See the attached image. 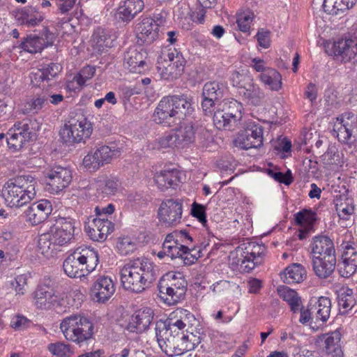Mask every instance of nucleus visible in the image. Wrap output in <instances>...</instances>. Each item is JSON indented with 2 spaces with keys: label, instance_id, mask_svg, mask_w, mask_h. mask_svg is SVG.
Returning a JSON list of instances; mask_svg holds the SVG:
<instances>
[{
  "label": "nucleus",
  "instance_id": "obj_1",
  "mask_svg": "<svg viewBox=\"0 0 357 357\" xmlns=\"http://www.w3.org/2000/svg\"><path fill=\"white\" fill-rule=\"evenodd\" d=\"M158 271L147 259L130 260L120 271L121 282L126 290L139 294L149 288L155 281Z\"/></svg>",
  "mask_w": 357,
  "mask_h": 357
},
{
  "label": "nucleus",
  "instance_id": "obj_2",
  "mask_svg": "<svg viewBox=\"0 0 357 357\" xmlns=\"http://www.w3.org/2000/svg\"><path fill=\"white\" fill-rule=\"evenodd\" d=\"M193 111L191 99L187 96H168L158 102L153 119L158 124L172 127L192 114Z\"/></svg>",
  "mask_w": 357,
  "mask_h": 357
},
{
  "label": "nucleus",
  "instance_id": "obj_3",
  "mask_svg": "<svg viewBox=\"0 0 357 357\" xmlns=\"http://www.w3.org/2000/svg\"><path fill=\"white\" fill-rule=\"evenodd\" d=\"M35 179L28 176L10 178L3 185L2 195L10 207L20 208L35 198Z\"/></svg>",
  "mask_w": 357,
  "mask_h": 357
},
{
  "label": "nucleus",
  "instance_id": "obj_4",
  "mask_svg": "<svg viewBox=\"0 0 357 357\" xmlns=\"http://www.w3.org/2000/svg\"><path fill=\"white\" fill-rule=\"evenodd\" d=\"M98 262V254L96 250L80 246L66 257L63 263V268L68 277L80 278L93 271Z\"/></svg>",
  "mask_w": 357,
  "mask_h": 357
},
{
  "label": "nucleus",
  "instance_id": "obj_5",
  "mask_svg": "<svg viewBox=\"0 0 357 357\" xmlns=\"http://www.w3.org/2000/svg\"><path fill=\"white\" fill-rule=\"evenodd\" d=\"M60 329L67 340L77 344L91 339L93 334L92 322L79 314L64 318L60 324Z\"/></svg>",
  "mask_w": 357,
  "mask_h": 357
},
{
  "label": "nucleus",
  "instance_id": "obj_6",
  "mask_svg": "<svg viewBox=\"0 0 357 357\" xmlns=\"http://www.w3.org/2000/svg\"><path fill=\"white\" fill-rule=\"evenodd\" d=\"M265 250L264 245L253 241L243 243L231 253L232 264L250 273L262 263Z\"/></svg>",
  "mask_w": 357,
  "mask_h": 357
},
{
  "label": "nucleus",
  "instance_id": "obj_7",
  "mask_svg": "<svg viewBox=\"0 0 357 357\" xmlns=\"http://www.w3.org/2000/svg\"><path fill=\"white\" fill-rule=\"evenodd\" d=\"M158 288L161 298L167 304L176 305L184 298L187 282L180 273H167L160 279Z\"/></svg>",
  "mask_w": 357,
  "mask_h": 357
},
{
  "label": "nucleus",
  "instance_id": "obj_8",
  "mask_svg": "<svg viewBox=\"0 0 357 357\" xmlns=\"http://www.w3.org/2000/svg\"><path fill=\"white\" fill-rule=\"evenodd\" d=\"M160 59L157 68L164 79L174 80L183 73L186 61L177 50L174 48L162 50Z\"/></svg>",
  "mask_w": 357,
  "mask_h": 357
},
{
  "label": "nucleus",
  "instance_id": "obj_9",
  "mask_svg": "<svg viewBox=\"0 0 357 357\" xmlns=\"http://www.w3.org/2000/svg\"><path fill=\"white\" fill-rule=\"evenodd\" d=\"M121 151L115 144L98 145L84 156L82 164L90 172H96L121 155Z\"/></svg>",
  "mask_w": 357,
  "mask_h": 357
},
{
  "label": "nucleus",
  "instance_id": "obj_10",
  "mask_svg": "<svg viewBox=\"0 0 357 357\" xmlns=\"http://www.w3.org/2000/svg\"><path fill=\"white\" fill-rule=\"evenodd\" d=\"M155 331L159 347L167 356H181L189 351L188 349H185L187 347L185 345L182 337H177L178 333L176 335H172L173 332H169L166 329V326L162 320L155 323Z\"/></svg>",
  "mask_w": 357,
  "mask_h": 357
},
{
  "label": "nucleus",
  "instance_id": "obj_11",
  "mask_svg": "<svg viewBox=\"0 0 357 357\" xmlns=\"http://www.w3.org/2000/svg\"><path fill=\"white\" fill-rule=\"evenodd\" d=\"M234 85L240 89V94L254 106H259L265 98L264 91L254 82L252 77L246 73H235L233 75Z\"/></svg>",
  "mask_w": 357,
  "mask_h": 357
},
{
  "label": "nucleus",
  "instance_id": "obj_12",
  "mask_svg": "<svg viewBox=\"0 0 357 357\" xmlns=\"http://www.w3.org/2000/svg\"><path fill=\"white\" fill-rule=\"evenodd\" d=\"M195 130L192 123H183L158 139V148H184L195 140Z\"/></svg>",
  "mask_w": 357,
  "mask_h": 357
},
{
  "label": "nucleus",
  "instance_id": "obj_13",
  "mask_svg": "<svg viewBox=\"0 0 357 357\" xmlns=\"http://www.w3.org/2000/svg\"><path fill=\"white\" fill-rule=\"evenodd\" d=\"M93 126L91 122L82 118L78 120L69 121L60 130V136L66 144L85 142L92 134Z\"/></svg>",
  "mask_w": 357,
  "mask_h": 357
},
{
  "label": "nucleus",
  "instance_id": "obj_14",
  "mask_svg": "<svg viewBox=\"0 0 357 357\" xmlns=\"http://www.w3.org/2000/svg\"><path fill=\"white\" fill-rule=\"evenodd\" d=\"M32 295L33 303L38 310H50L63 305V298L50 285H38Z\"/></svg>",
  "mask_w": 357,
  "mask_h": 357
},
{
  "label": "nucleus",
  "instance_id": "obj_15",
  "mask_svg": "<svg viewBox=\"0 0 357 357\" xmlns=\"http://www.w3.org/2000/svg\"><path fill=\"white\" fill-rule=\"evenodd\" d=\"M34 131L33 122L30 119L15 123L6 133V142L9 149L13 151L20 150L26 143L30 141Z\"/></svg>",
  "mask_w": 357,
  "mask_h": 357
},
{
  "label": "nucleus",
  "instance_id": "obj_16",
  "mask_svg": "<svg viewBox=\"0 0 357 357\" xmlns=\"http://www.w3.org/2000/svg\"><path fill=\"white\" fill-rule=\"evenodd\" d=\"M47 190L51 193H59L67 188L72 181L71 170L61 165H54L44 172Z\"/></svg>",
  "mask_w": 357,
  "mask_h": 357
},
{
  "label": "nucleus",
  "instance_id": "obj_17",
  "mask_svg": "<svg viewBox=\"0 0 357 357\" xmlns=\"http://www.w3.org/2000/svg\"><path fill=\"white\" fill-rule=\"evenodd\" d=\"M182 212V204L179 201L167 199L159 208L160 221L167 227L176 226L181 222Z\"/></svg>",
  "mask_w": 357,
  "mask_h": 357
},
{
  "label": "nucleus",
  "instance_id": "obj_18",
  "mask_svg": "<svg viewBox=\"0 0 357 357\" xmlns=\"http://www.w3.org/2000/svg\"><path fill=\"white\" fill-rule=\"evenodd\" d=\"M74 220L70 218H60L48 231L53 241L62 246L70 243L74 236Z\"/></svg>",
  "mask_w": 357,
  "mask_h": 357
},
{
  "label": "nucleus",
  "instance_id": "obj_19",
  "mask_svg": "<svg viewBox=\"0 0 357 357\" xmlns=\"http://www.w3.org/2000/svg\"><path fill=\"white\" fill-rule=\"evenodd\" d=\"M263 131L261 126L250 123L243 133L238 137L236 142L243 149L259 148L263 144Z\"/></svg>",
  "mask_w": 357,
  "mask_h": 357
},
{
  "label": "nucleus",
  "instance_id": "obj_20",
  "mask_svg": "<svg viewBox=\"0 0 357 357\" xmlns=\"http://www.w3.org/2000/svg\"><path fill=\"white\" fill-rule=\"evenodd\" d=\"M334 55L344 62L354 60L357 62V38H342L334 41L332 45Z\"/></svg>",
  "mask_w": 357,
  "mask_h": 357
},
{
  "label": "nucleus",
  "instance_id": "obj_21",
  "mask_svg": "<svg viewBox=\"0 0 357 357\" xmlns=\"http://www.w3.org/2000/svg\"><path fill=\"white\" fill-rule=\"evenodd\" d=\"M52 211V205L47 199H41L32 204L24 212L26 221L32 225L38 224L47 220Z\"/></svg>",
  "mask_w": 357,
  "mask_h": 357
},
{
  "label": "nucleus",
  "instance_id": "obj_22",
  "mask_svg": "<svg viewBox=\"0 0 357 357\" xmlns=\"http://www.w3.org/2000/svg\"><path fill=\"white\" fill-rule=\"evenodd\" d=\"M54 36L48 29L45 28L41 37L30 35L22 41L20 47L24 51L31 54L40 52L45 47L52 45Z\"/></svg>",
  "mask_w": 357,
  "mask_h": 357
},
{
  "label": "nucleus",
  "instance_id": "obj_23",
  "mask_svg": "<svg viewBox=\"0 0 357 357\" xmlns=\"http://www.w3.org/2000/svg\"><path fill=\"white\" fill-rule=\"evenodd\" d=\"M357 268V249L351 245H347L337 264V271L343 278H349Z\"/></svg>",
  "mask_w": 357,
  "mask_h": 357
},
{
  "label": "nucleus",
  "instance_id": "obj_24",
  "mask_svg": "<svg viewBox=\"0 0 357 357\" xmlns=\"http://www.w3.org/2000/svg\"><path fill=\"white\" fill-rule=\"evenodd\" d=\"M195 321V316L188 310L183 308L176 309L169 314L168 319L162 323L169 332H175L176 328L183 330L186 326L192 325Z\"/></svg>",
  "mask_w": 357,
  "mask_h": 357
},
{
  "label": "nucleus",
  "instance_id": "obj_25",
  "mask_svg": "<svg viewBox=\"0 0 357 357\" xmlns=\"http://www.w3.org/2000/svg\"><path fill=\"white\" fill-rule=\"evenodd\" d=\"M91 291L97 301L104 303L114 294L115 286L110 278L101 275L93 284Z\"/></svg>",
  "mask_w": 357,
  "mask_h": 357
},
{
  "label": "nucleus",
  "instance_id": "obj_26",
  "mask_svg": "<svg viewBox=\"0 0 357 357\" xmlns=\"http://www.w3.org/2000/svg\"><path fill=\"white\" fill-rule=\"evenodd\" d=\"M153 319V311L151 308L140 309L132 316L127 328L132 333H142L149 328Z\"/></svg>",
  "mask_w": 357,
  "mask_h": 357
},
{
  "label": "nucleus",
  "instance_id": "obj_27",
  "mask_svg": "<svg viewBox=\"0 0 357 357\" xmlns=\"http://www.w3.org/2000/svg\"><path fill=\"white\" fill-rule=\"evenodd\" d=\"M152 22L151 17H146L142 18L136 25L137 37L143 43L151 44L159 38V28Z\"/></svg>",
  "mask_w": 357,
  "mask_h": 357
},
{
  "label": "nucleus",
  "instance_id": "obj_28",
  "mask_svg": "<svg viewBox=\"0 0 357 357\" xmlns=\"http://www.w3.org/2000/svg\"><path fill=\"white\" fill-rule=\"evenodd\" d=\"M310 248L311 257H336L333 241L327 236L313 237Z\"/></svg>",
  "mask_w": 357,
  "mask_h": 357
},
{
  "label": "nucleus",
  "instance_id": "obj_29",
  "mask_svg": "<svg viewBox=\"0 0 357 357\" xmlns=\"http://www.w3.org/2000/svg\"><path fill=\"white\" fill-rule=\"evenodd\" d=\"M314 275L319 279H326L334 272L337 264L336 257H311Z\"/></svg>",
  "mask_w": 357,
  "mask_h": 357
},
{
  "label": "nucleus",
  "instance_id": "obj_30",
  "mask_svg": "<svg viewBox=\"0 0 357 357\" xmlns=\"http://www.w3.org/2000/svg\"><path fill=\"white\" fill-rule=\"evenodd\" d=\"M147 52L142 49H130L124 57V66L132 73H141L146 65Z\"/></svg>",
  "mask_w": 357,
  "mask_h": 357
},
{
  "label": "nucleus",
  "instance_id": "obj_31",
  "mask_svg": "<svg viewBox=\"0 0 357 357\" xmlns=\"http://www.w3.org/2000/svg\"><path fill=\"white\" fill-rule=\"evenodd\" d=\"M311 313L314 318V324L322 326L326 323L331 316V301L326 296H321L314 304L310 305Z\"/></svg>",
  "mask_w": 357,
  "mask_h": 357
},
{
  "label": "nucleus",
  "instance_id": "obj_32",
  "mask_svg": "<svg viewBox=\"0 0 357 357\" xmlns=\"http://www.w3.org/2000/svg\"><path fill=\"white\" fill-rule=\"evenodd\" d=\"M144 7L142 0H126L118 8L116 16L122 22L128 23L143 10Z\"/></svg>",
  "mask_w": 357,
  "mask_h": 357
},
{
  "label": "nucleus",
  "instance_id": "obj_33",
  "mask_svg": "<svg viewBox=\"0 0 357 357\" xmlns=\"http://www.w3.org/2000/svg\"><path fill=\"white\" fill-rule=\"evenodd\" d=\"M234 114L232 113L227 114L225 112V107L222 110L220 109H218L213 114V120L214 126L218 130H234L239 123V117L238 116L239 114L238 112Z\"/></svg>",
  "mask_w": 357,
  "mask_h": 357
},
{
  "label": "nucleus",
  "instance_id": "obj_34",
  "mask_svg": "<svg viewBox=\"0 0 357 357\" xmlns=\"http://www.w3.org/2000/svg\"><path fill=\"white\" fill-rule=\"evenodd\" d=\"M155 181L161 190L174 188L181 182V172L175 169L160 171L155 176Z\"/></svg>",
  "mask_w": 357,
  "mask_h": 357
},
{
  "label": "nucleus",
  "instance_id": "obj_35",
  "mask_svg": "<svg viewBox=\"0 0 357 357\" xmlns=\"http://www.w3.org/2000/svg\"><path fill=\"white\" fill-rule=\"evenodd\" d=\"M341 336L338 330L326 334L324 351L329 357L343 356V352L340 344Z\"/></svg>",
  "mask_w": 357,
  "mask_h": 357
},
{
  "label": "nucleus",
  "instance_id": "obj_36",
  "mask_svg": "<svg viewBox=\"0 0 357 357\" xmlns=\"http://www.w3.org/2000/svg\"><path fill=\"white\" fill-rule=\"evenodd\" d=\"M305 277L306 271L300 264H292L287 266L281 275L282 280L287 284L300 283Z\"/></svg>",
  "mask_w": 357,
  "mask_h": 357
},
{
  "label": "nucleus",
  "instance_id": "obj_37",
  "mask_svg": "<svg viewBox=\"0 0 357 357\" xmlns=\"http://www.w3.org/2000/svg\"><path fill=\"white\" fill-rule=\"evenodd\" d=\"M353 128L352 122L345 121L343 117H338L333 126V132L340 142L347 144L351 137Z\"/></svg>",
  "mask_w": 357,
  "mask_h": 357
},
{
  "label": "nucleus",
  "instance_id": "obj_38",
  "mask_svg": "<svg viewBox=\"0 0 357 357\" xmlns=\"http://www.w3.org/2000/svg\"><path fill=\"white\" fill-rule=\"evenodd\" d=\"M278 293L280 297L289 305L291 310L294 313L299 311L302 303L296 291L287 286H280L278 288Z\"/></svg>",
  "mask_w": 357,
  "mask_h": 357
},
{
  "label": "nucleus",
  "instance_id": "obj_39",
  "mask_svg": "<svg viewBox=\"0 0 357 357\" xmlns=\"http://www.w3.org/2000/svg\"><path fill=\"white\" fill-rule=\"evenodd\" d=\"M259 79L272 91H279L282 88V76L273 68H268L259 75Z\"/></svg>",
  "mask_w": 357,
  "mask_h": 357
},
{
  "label": "nucleus",
  "instance_id": "obj_40",
  "mask_svg": "<svg viewBox=\"0 0 357 357\" xmlns=\"http://www.w3.org/2000/svg\"><path fill=\"white\" fill-rule=\"evenodd\" d=\"M225 86L218 81L207 82L202 89V98H212L213 100H220L224 96Z\"/></svg>",
  "mask_w": 357,
  "mask_h": 357
},
{
  "label": "nucleus",
  "instance_id": "obj_41",
  "mask_svg": "<svg viewBox=\"0 0 357 357\" xmlns=\"http://www.w3.org/2000/svg\"><path fill=\"white\" fill-rule=\"evenodd\" d=\"M56 243L53 241L52 236L49 232L41 234L38 239V251L45 257H49L53 255L54 250H56Z\"/></svg>",
  "mask_w": 357,
  "mask_h": 357
},
{
  "label": "nucleus",
  "instance_id": "obj_42",
  "mask_svg": "<svg viewBox=\"0 0 357 357\" xmlns=\"http://www.w3.org/2000/svg\"><path fill=\"white\" fill-rule=\"evenodd\" d=\"M91 41L93 45L98 51H103L105 48L110 47L112 43L110 36L106 33L105 30L100 28L94 31Z\"/></svg>",
  "mask_w": 357,
  "mask_h": 357
},
{
  "label": "nucleus",
  "instance_id": "obj_43",
  "mask_svg": "<svg viewBox=\"0 0 357 357\" xmlns=\"http://www.w3.org/2000/svg\"><path fill=\"white\" fill-rule=\"evenodd\" d=\"M47 350L56 357H71L73 355L70 346L62 342L49 344Z\"/></svg>",
  "mask_w": 357,
  "mask_h": 357
},
{
  "label": "nucleus",
  "instance_id": "obj_44",
  "mask_svg": "<svg viewBox=\"0 0 357 357\" xmlns=\"http://www.w3.org/2000/svg\"><path fill=\"white\" fill-rule=\"evenodd\" d=\"M356 1L357 0H342L340 3L335 2L332 6H330L327 5V0H324L323 8L325 12L331 15H337L340 10H348L352 8Z\"/></svg>",
  "mask_w": 357,
  "mask_h": 357
},
{
  "label": "nucleus",
  "instance_id": "obj_45",
  "mask_svg": "<svg viewBox=\"0 0 357 357\" xmlns=\"http://www.w3.org/2000/svg\"><path fill=\"white\" fill-rule=\"evenodd\" d=\"M119 181L114 177H106L99 181L98 188L102 194L106 195H114L119 187Z\"/></svg>",
  "mask_w": 357,
  "mask_h": 357
},
{
  "label": "nucleus",
  "instance_id": "obj_46",
  "mask_svg": "<svg viewBox=\"0 0 357 357\" xmlns=\"http://www.w3.org/2000/svg\"><path fill=\"white\" fill-rule=\"evenodd\" d=\"M315 213L310 210L304 209L294 215L295 222L298 225L307 226L311 228L316 220Z\"/></svg>",
  "mask_w": 357,
  "mask_h": 357
},
{
  "label": "nucleus",
  "instance_id": "obj_47",
  "mask_svg": "<svg viewBox=\"0 0 357 357\" xmlns=\"http://www.w3.org/2000/svg\"><path fill=\"white\" fill-rule=\"evenodd\" d=\"M46 99L42 96H35L30 100L27 101L24 106L23 112L24 114L38 113L45 105Z\"/></svg>",
  "mask_w": 357,
  "mask_h": 357
},
{
  "label": "nucleus",
  "instance_id": "obj_48",
  "mask_svg": "<svg viewBox=\"0 0 357 357\" xmlns=\"http://www.w3.org/2000/svg\"><path fill=\"white\" fill-rule=\"evenodd\" d=\"M179 248L181 250L177 257L182 259L184 264L186 265L194 264L197 259L201 257L199 250L197 251L198 255L197 256L195 254L192 253L196 251L195 249L190 250L185 245H180Z\"/></svg>",
  "mask_w": 357,
  "mask_h": 357
},
{
  "label": "nucleus",
  "instance_id": "obj_49",
  "mask_svg": "<svg viewBox=\"0 0 357 357\" xmlns=\"http://www.w3.org/2000/svg\"><path fill=\"white\" fill-rule=\"evenodd\" d=\"M356 304V300L351 289H347L338 297V305L345 310H351Z\"/></svg>",
  "mask_w": 357,
  "mask_h": 357
},
{
  "label": "nucleus",
  "instance_id": "obj_50",
  "mask_svg": "<svg viewBox=\"0 0 357 357\" xmlns=\"http://www.w3.org/2000/svg\"><path fill=\"white\" fill-rule=\"evenodd\" d=\"M336 211L340 219L348 220L354 213V207L349 200L340 201L336 204Z\"/></svg>",
  "mask_w": 357,
  "mask_h": 357
},
{
  "label": "nucleus",
  "instance_id": "obj_51",
  "mask_svg": "<svg viewBox=\"0 0 357 357\" xmlns=\"http://www.w3.org/2000/svg\"><path fill=\"white\" fill-rule=\"evenodd\" d=\"M164 241L175 243H180L181 241L188 244V242H192V238L184 230L174 231L172 233L168 234Z\"/></svg>",
  "mask_w": 357,
  "mask_h": 357
},
{
  "label": "nucleus",
  "instance_id": "obj_52",
  "mask_svg": "<svg viewBox=\"0 0 357 357\" xmlns=\"http://www.w3.org/2000/svg\"><path fill=\"white\" fill-rule=\"evenodd\" d=\"M92 222L99 229V231L104 233L106 238L114 229V224L108 218H96Z\"/></svg>",
  "mask_w": 357,
  "mask_h": 357
},
{
  "label": "nucleus",
  "instance_id": "obj_53",
  "mask_svg": "<svg viewBox=\"0 0 357 357\" xmlns=\"http://www.w3.org/2000/svg\"><path fill=\"white\" fill-rule=\"evenodd\" d=\"M267 173L271 177L274 178L275 181L281 183H284L287 185H289L293 181V178L290 170H287L285 174H283L281 172H277L273 169H267Z\"/></svg>",
  "mask_w": 357,
  "mask_h": 357
},
{
  "label": "nucleus",
  "instance_id": "obj_54",
  "mask_svg": "<svg viewBox=\"0 0 357 357\" xmlns=\"http://www.w3.org/2000/svg\"><path fill=\"white\" fill-rule=\"evenodd\" d=\"M252 18L253 14L250 12L238 14L237 16L236 23L239 30L243 32L249 31Z\"/></svg>",
  "mask_w": 357,
  "mask_h": 357
},
{
  "label": "nucleus",
  "instance_id": "obj_55",
  "mask_svg": "<svg viewBox=\"0 0 357 357\" xmlns=\"http://www.w3.org/2000/svg\"><path fill=\"white\" fill-rule=\"evenodd\" d=\"M40 69L44 73V75L47 81L55 77L61 70V66L55 63L48 64H42L40 66Z\"/></svg>",
  "mask_w": 357,
  "mask_h": 357
},
{
  "label": "nucleus",
  "instance_id": "obj_56",
  "mask_svg": "<svg viewBox=\"0 0 357 357\" xmlns=\"http://www.w3.org/2000/svg\"><path fill=\"white\" fill-rule=\"evenodd\" d=\"M96 73V68L93 66H86L83 68L79 74L75 77V80L79 86H83L88 79L92 78Z\"/></svg>",
  "mask_w": 357,
  "mask_h": 357
},
{
  "label": "nucleus",
  "instance_id": "obj_57",
  "mask_svg": "<svg viewBox=\"0 0 357 357\" xmlns=\"http://www.w3.org/2000/svg\"><path fill=\"white\" fill-rule=\"evenodd\" d=\"M117 248L122 255H127L136 249V245L130 238L123 237L119 239Z\"/></svg>",
  "mask_w": 357,
  "mask_h": 357
},
{
  "label": "nucleus",
  "instance_id": "obj_58",
  "mask_svg": "<svg viewBox=\"0 0 357 357\" xmlns=\"http://www.w3.org/2000/svg\"><path fill=\"white\" fill-rule=\"evenodd\" d=\"M84 229L90 238L94 241L102 242L106 240L104 233L99 231L93 222L91 224L85 225Z\"/></svg>",
  "mask_w": 357,
  "mask_h": 357
},
{
  "label": "nucleus",
  "instance_id": "obj_59",
  "mask_svg": "<svg viewBox=\"0 0 357 357\" xmlns=\"http://www.w3.org/2000/svg\"><path fill=\"white\" fill-rule=\"evenodd\" d=\"M180 245L182 244L180 243L164 241L162 244L163 253L172 259L177 258L181 250L179 248Z\"/></svg>",
  "mask_w": 357,
  "mask_h": 357
},
{
  "label": "nucleus",
  "instance_id": "obj_60",
  "mask_svg": "<svg viewBox=\"0 0 357 357\" xmlns=\"http://www.w3.org/2000/svg\"><path fill=\"white\" fill-rule=\"evenodd\" d=\"M181 337L185 345L187 347L185 349H188L189 351L194 349L201 342V337L199 335L192 332L190 333L188 331L186 334L183 335Z\"/></svg>",
  "mask_w": 357,
  "mask_h": 357
},
{
  "label": "nucleus",
  "instance_id": "obj_61",
  "mask_svg": "<svg viewBox=\"0 0 357 357\" xmlns=\"http://www.w3.org/2000/svg\"><path fill=\"white\" fill-rule=\"evenodd\" d=\"M12 284L15 287V291L17 294L24 295L26 291L27 275L26 274L17 275L15 278V281L12 282Z\"/></svg>",
  "mask_w": 357,
  "mask_h": 357
},
{
  "label": "nucleus",
  "instance_id": "obj_62",
  "mask_svg": "<svg viewBox=\"0 0 357 357\" xmlns=\"http://www.w3.org/2000/svg\"><path fill=\"white\" fill-rule=\"evenodd\" d=\"M191 214L193 217H195L198 220L204 225L206 224V216L205 212V208L202 204L194 203L192 206Z\"/></svg>",
  "mask_w": 357,
  "mask_h": 357
},
{
  "label": "nucleus",
  "instance_id": "obj_63",
  "mask_svg": "<svg viewBox=\"0 0 357 357\" xmlns=\"http://www.w3.org/2000/svg\"><path fill=\"white\" fill-rule=\"evenodd\" d=\"M44 98L46 99L45 103H51L54 105H58L63 101V96L61 93H54L52 91L46 90L43 92Z\"/></svg>",
  "mask_w": 357,
  "mask_h": 357
},
{
  "label": "nucleus",
  "instance_id": "obj_64",
  "mask_svg": "<svg viewBox=\"0 0 357 357\" xmlns=\"http://www.w3.org/2000/svg\"><path fill=\"white\" fill-rule=\"evenodd\" d=\"M29 325V320L24 316L15 315L10 321V326L15 330H24Z\"/></svg>",
  "mask_w": 357,
  "mask_h": 357
}]
</instances>
